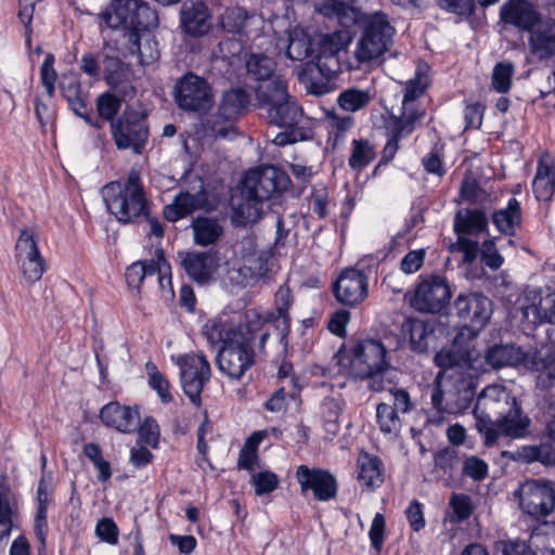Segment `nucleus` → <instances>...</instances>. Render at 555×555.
Segmentation results:
<instances>
[{
	"mask_svg": "<svg viewBox=\"0 0 555 555\" xmlns=\"http://www.w3.org/2000/svg\"><path fill=\"white\" fill-rule=\"evenodd\" d=\"M455 248L463 254V260L466 263L474 262L480 253L478 242L463 235L457 237Z\"/></svg>",
	"mask_w": 555,
	"mask_h": 555,
	"instance_id": "0e129e2a",
	"label": "nucleus"
},
{
	"mask_svg": "<svg viewBox=\"0 0 555 555\" xmlns=\"http://www.w3.org/2000/svg\"><path fill=\"white\" fill-rule=\"evenodd\" d=\"M248 102V94L242 89H233L225 92L219 106L218 116L227 125L219 127L216 121L211 128L214 134L218 138L231 139L235 134L232 121L246 108Z\"/></svg>",
	"mask_w": 555,
	"mask_h": 555,
	"instance_id": "4be33fe9",
	"label": "nucleus"
},
{
	"mask_svg": "<svg viewBox=\"0 0 555 555\" xmlns=\"http://www.w3.org/2000/svg\"><path fill=\"white\" fill-rule=\"evenodd\" d=\"M350 41L351 37L347 30L321 34L315 38L314 57L322 75L332 77L337 74L339 70L337 56L348 48Z\"/></svg>",
	"mask_w": 555,
	"mask_h": 555,
	"instance_id": "dca6fc26",
	"label": "nucleus"
},
{
	"mask_svg": "<svg viewBox=\"0 0 555 555\" xmlns=\"http://www.w3.org/2000/svg\"><path fill=\"white\" fill-rule=\"evenodd\" d=\"M181 26L191 36H203L210 29V12L202 2H185L180 12Z\"/></svg>",
	"mask_w": 555,
	"mask_h": 555,
	"instance_id": "c85d7f7f",
	"label": "nucleus"
},
{
	"mask_svg": "<svg viewBox=\"0 0 555 555\" xmlns=\"http://www.w3.org/2000/svg\"><path fill=\"white\" fill-rule=\"evenodd\" d=\"M461 196L464 201L476 204L483 201L485 192L480 189L476 180L465 178L461 185Z\"/></svg>",
	"mask_w": 555,
	"mask_h": 555,
	"instance_id": "69168bd1",
	"label": "nucleus"
},
{
	"mask_svg": "<svg viewBox=\"0 0 555 555\" xmlns=\"http://www.w3.org/2000/svg\"><path fill=\"white\" fill-rule=\"evenodd\" d=\"M513 75L514 65L511 62L498 63L492 72V88L500 93L507 92L512 87Z\"/></svg>",
	"mask_w": 555,
	"mask_h": 555,
	"instance_id": "8fccbe9b",
	"label": "nucleus"
},
{
	"mask_svg": "<svg viewBox=\"0 0 555 555\" xmlns=\"http://www.w3.org/2000/svg\"><path fill=\"white\" fill-rule=\"evenodd\" d=\"M259 100L267 109L271 124L282 128H293L302 118L301 107L287 93V83L283 78H275L259 90Z\"/></svg>",
	"mask_w": 555,
	"mask_h": 555,
	"instance_id": "6e6552de",
	"label": "nucleus"
},
{
	"mask_svg": "<svg viewBox=\"0 0 555 555\" xmlns=\"http://www.w3.org/2000/svg\"><path fill=\"white\" fill-rule=\"evenodd\" d=\"M179 257L186 274L199 284L208 283L219 266L216 254L211 251H182Z\"/></svg>",
	"mask_w": 555,
	"mask_h": 555,
	"instance_id": "a878e982",
	"label": "nucleus"
},
{
	"mask_svg": "<svg viewBox=\"0 0 555 555\" xmlns=\"http://www.w3.org/2000/svg\"><path fill=\"white\" fill-rule=\"evenodd\" d=\"M180 370L182 389L190 401L201 405V393L210 379L211 370L206 357L202 353H184L171 358Z\"/></svg>",
	"mask_w": 555,
	"mask_h": 555,
	"instance_id": "9d476101",
	"label": "nucleus"
},
{
	"mask_svg": "<svg viewBox=\"0 0 555 555\" xmlns=\"http://www.w3.org/2000/svg\"><path fill=\"white\" fill-rule=\"evenodd\" d=\"M207 193L204 190L195 194L189 192H181L175 196L173 202L164 208V217L170 221L176 222L195 210L206 208Z\"/></svg>",
	"mask_w": 555,
	"mask_h": 555,
	"instance_id": "7c9ffc66",
	"label": "nucleus"
},
{
	"mask_svg": "<svg viewBox=\"0 0 555 555\" xmlns=\"http://www.w3.org/2000/svg\"><path fill=\"white\" fill-rule=\"evenodd\" d=\"M288 183L287 176L274 166L249 169L242 179L241 189L261 202L283 191Z\"/></svg>",
	"mask_w": 555,
	"mask_h": 555,
	"instance_id": "4468645a",
	"label": "nucleus"
},
{
	"mask_svg": "<svg viewBox=\"0 0 555 555\" xmlns=\"http://www.w3.org/2000/svg\"><path fill=\"white\" fill-rule=\"evenodd\" d=\"M428 72L429 67L427 64H420L417 66L414 78L405 82L401 115H391L385 122L388 140L383 150V158L386 162L395 157L399 149V141L413 131L414 124L425 114L416 101L424 94L425 89L430 82Z\"/></svg>",
	"mask_w": 555,
	"mask_h": 555,
	"instance_id": "7ed1b4c3",
	"label": "nucleus"
},
{
	"mask_svg": "<svg viewBox=\"0 0 555 555\" xmlns=\"http://www.w3.org/2000/svg\"><path fill=\"white\" fill-rule=\"evenodd\" d=\"M492 222L500 233L513 236L521 223L520 203L515 197H511L506 207L492 214Z\"/></svg>",
	"mask_w": 555,
	"mask_h": 555,
	"instance_id": "f704fd0d",
	"label": "nucleus"
},
{
	"mask_svg": "<svg viewBox=\"0 0 555 555\" xmlns=\"http://www.w3.org/2000/svg\"><path fill=\"white\" fill-rule=\"evenodd\" d=\"M488 464L477 456L467 457L463 464L464 475L474 480L485 479L488 475Z\"/></svg>",
	"mask_w": 555,
	"mask_h": 555,
	"instance_id": "680f3d73",
	"label": "nucleus"
},
{
	"mask_svg": "<svg viewBox=\"0 0 555 555\" xmlns=\"http://www.w3.org/2000/svg\"><path fill=\"white\" fill-rule=\"evenodd\" d=\"M336 299L346 306L362 302L367 296L366 275L353 268L344 270L333 286Z\"/></svg>",
	"mask_w": 555,
	"mask_h": 555,
	"instance_id": "412c9836",
	"label": "nucleus"
},
{
	"mask_svg": "<svg viewBox=\"0 0 555 555\" xmlns=\"http://www.w3.org/2000/svg\"><path fill=\"white\" fill-rule=\"evenodd\" d=\"M194 241L197 245L207 246L215 244L222 235V227L217 220L210 218H197L192 222Z\"/></svg>",
	"mask_w": 555,
	"mask_h": 555,
	"instance_id": "37998d69",
	"label": "nucleus"
},
{
	"mask_svg": "<svg viewBox=\"0 0 555 555\" xmlns=\"http://www.w3.org/2000/svg\"><path fill=\"white\" fill-rule=\"evenodd\" d=\"M203 335L209 345H221L217 359L219 370L230 378L240 379L255 362L256 343L259 351H264L270 330L258 313L248 311L240 324L223 318L209 320L203 327Z\"/></svg>",
	"mask_w": 555,
	"mask_h": 555,
	"instance_id": "f257e3e1",
	"label": "nucleus"
},
{
	"mask_svg": "<svg viewBox=\"0 0 555 555\" xmlns=\"http://www.w3.org/2000/svg\"><path fill=\"white\" fill-rule=\"evenodd\" d=\"M54 55L49 53L46 55L44 61L40 68L41 83L47 93L52 96L55 90V81L57 78L56 70L54 69Z\"/></svg>",
	"mask_w": 555,
	"mask_h": 555,
	"instance_id": "13d9d810",
	"label": "nucleus"
},
{
	"mask_svg": "<svg viewBox=\"0 0 555 555\" xmlns=\"http://www.w3.org/2000/svg\"><path fill=\"white\" fill-rule=\"evenodd\" d=\"M532 191L538 201L545 202L550 201L555 193V162L547 153L539 158Z\"/></svg>",
	"mask_w": 555,
	"mask_h": 555,
	"instance_id": "2f4dec72",
	"label": "nucleus"
},
{
	"mask_svg": "<svg viewBox=\"0 0 555 555\" xmlns=\"http://www.w3.org/2000/svg\"><path fill=\"white\" fill-rule=\"evenodd\" d=\"M395 34L396 29L385 13L375 12L367 15L353 51L358 65L377 63L391 47Z\"/></svg>",
	"mask_w": 555,
	"mask_h": 555,
	"instance_id": "423d86ee",
	"label": "nucleus"
},
{
	"mask_svg": "<svg viewBox=\"0 0 555 555\" xmlns=\"http://www.w3.org/2000/svg\"><path fill=\"white\" fill-rule=\"evenodd\" d=\"M426 251L423 248L410 250L400 261V270L405 274L417 272L424 264Z\"/></svg>",
	"mask_w": 555,
	"mask_h": 555,
	"instance_id": "bf43d9fd",
	"label": "nucleus"
},
{
	"mask_svg": "<svg viewBox=\"0 0 555 555\" xmlns=\"http://www.w3.org/2000/svg\"><path fill=\"white\" fill-rule=\"evenodd\" d=\"M454 231L460 235L478 234L487 230L488 220L486 215L477 209H465L459 211L454 217Z\"/></svg>",
	"mask_w": 555,
	"mask_h": 555,
	"instance_id": "e433bc0d",
	"label": "nucleus"
},
{
	"mask_svg": "<svg viewBox=\"0 0 555 555\" xmlns=\"http://www.w3.org/2000/svg\"><path fill=\"white\" fill-rule=\"evenodd\" d=\"M283 48H286L287 56L294 61H304L313 51L309 34L300 26L292 27L287 31Z\"/></svg>",
	"mask_w": 555,
	"mask_h": 555,
	"instance_id": "c9c22d12",
	"label": "nucleus"
},
{
	"mask_svg": "<svg viewBox=\"0 0 555 555\" xmlns=\"http://www.w3.org/2000/svg\"><path fill=\"white\" fill-rule=\"evenodd\" d=\"M440 369L431 391V404L439 413H460L468 409L475 397V379L482 374L483 360L464 358L460 350L441 349L435 356Z\"/></svg>",
	"mask_w": 555,
	"mask_h": 555,
	"instance_id": "f03ea898",
	"label": "nucleus"
},
{
	"mask_svg": "<svg viewBox=\"0 0 555 555\" xmlns=\"http://www.w3.org/2000/svg\"><path fill=\"white\" fill-rule=\"evenodd\" d=\"M341 408L337 400L327 398L322 403V416L324 428L331 435H336L339 430V416Z\"/></svg>",
	"mask_w": 555,
	"mask_h": 555,
	"instance_id": "3c124183",
	"label": "nucleus"
},
{
	"mask_svg": "<svg viewBox=\"0 0 555 555\" xmlns=\"http://www.w3.org/2000/svg\"><path fill=\"white\" fill-rule=\"evenodd\" d=\"M112 134L119 150H132L140 154L149 138V128L143 115L127 112L116 122H112Z\"/></svg>",
	"mask_w": 555,
	"mask_h": 555,
	"instance_id": "2eb2a0df",
	"label": "nucleus"
},
{
	"mask_svg": "<svg viewBox=\"0 0 555 555\" xmlns=\"http://www.w3.org/2000/svg\"><path fill=\"white\" fill-rule=\"evenodd\" d=\"M452 298L447 279L441 274L421 275L411 298V306L421 312L443 313Z\"/></svg>",
	"mask_w": 555,
	"mask_h": 555,
	"instance_id": "1a4fd4ad",
	"label": "nucleus"
},
{
	"mask_svg": "<svg viewBox=\"0 0 555 555\" xmlns=\"http://www.w3.org/2000/svg\"><path fill=\"white\" fill-rule=\"evenodd\" d=\"M260 22V18L255 15H247V12L242 8H229L221 15L220 24L221 27L234 34L250 35L247 29L249 25H256Z\"/></svg>",
	"mask_w": 555,
	"mask_h": 555,
	"instance_id": "58836bf2",
	"label": "nucleus"
},
{
	"mask_svg": "<svg viewBox=\"0 0 555 555\" xmlns=\"http://www.w3.org/2000/svg\"><path fill=\"white\" fill-rule=\"evenodd\" d=\"M529 423V418L521 414L515 401L514 404L507 405L504 414L496 415L495 421L492 420V423L480 426L479 431L483 434L486 443L492 444L501 434L513 438L524 437Z\"/></svg>",
	"mask_w": 555,
	"mask_h": 555,
	"instance_id": "f3484780",
	"label": "nucleus"
},
{
	"mask_svg": "<svg viewBox=\"0 0 555 555\" xmlns=\"http://www.w3.org/2000/svg\"><path fill=\"white\" fill-rule=\"evenodd\" d=\"M296 479L302 494L312 491L314 499L330 501L337 494V481L327 470L300 465L296 470Z\"/></svg>",
	"mask_w": 555,
	"mask_h": 555,
	"instance_id": "a211bd4d",
	"label": "nucleus"
},
{
	"mask_svg": "<svg viewBox=\"0 0 555 555\" xmlns=\"http://www.w3.org/2000/svg\"><path fill=\"white\" fill-rule=\"evenodd\" d=\"M527 457L544 465H555V449L550 444H541L529 449Z\"/></svg>",
	"mask_w": 555,
	"mask_h": 555,
	"instance_id": "774afa93",
	"label": "nucleus"
},
{
	"mask_svg": "<svg viewBox=\"0 0 555 555\" xmlns=\"http://www.w3.org/2000/svg\"><path fill=\"white\" fill-rule=\"evenodd\" d=\"M464 358L468 356L479 357L483 360V372H486V364H489L493 369L501 367H516L518 365L526 364L530 356L521 347L516 346L514 344H505V345H494L489 348L486 357H481L475 352H461Z\"/></svg>",
	"mask_w": 555,
	"mask_h": 555,
	"instance_id": "5701e85b",
	"label": "nucleus"
},
{
	"mask_svg": "<svg viewBox=\"0 0 555 555\" xmlns=\"http://www.w3.org/2000/svg\"><path fill=\"white\" fill-rule=\"evenodd\" d=\"M102 197L107 210L120 222L128 223L147 216L140 175L132 169L125 183L113 181L102 189Z\"/></svg>",
	"mask_w": 555,
	"mask_h": 555,
	"instance_id": "39448f33",
	"label": "nucleus"
},
{
	"mask_svg": "<svg viewBox=\"0 0 555 555\" xmlns=\"http://www.w3.org/2000/svg\"><path fill=\"white\" fill-rule=\"evenodd\" d=\"M39 237L35 231H21L15 244V260L27 283L39 281L47 270V262L39 248Z\"/></svg>",
	"mask_w": 555,
	"mask_h": 555,
	"instance_id": "9b49d317",
	"label": "nucleus"
},
{
	"mask_svg": "<svg viewBox=\"0 0 555 555\" xmlns=\"http://www.w3.org/2000/svg\"><path fill=\"white\" fill-rule=\"evenodd\" d=\"M145 367L149 376V385L157 392L163 403H169L172 400V395L168 379L158 371L153 362H147Z\"/></svg>",
	"mask_w": 555,
	"mask_h": 555,
	"instance_id": "09e8293b",
	"label": "nucleus"
},
{
	"mask_svg": "<svg viewBox=\"0 0 555 555\" xmlns=\"http://www.w3.org/2000/svg\"><path fill=\"white\" fill-rule=\"evenodd\" d=\"M247 70L255 79L261 81L258 87L257 93L259 94L260 88L275 78H282L274 74V61L263 54H251L246 63Z\"/></svg>",
	"mask_w": 555,
	"mask_h": 555,
	"instance_id": "79ce46f5",
	"label": "nucleus"
},
{
	"mask_svg": "<svg viewBox=\"0 0 555 555\" xmlns=\"http://www.w3.org/2000/svg\"><path fill=\"white\" fill-rule=\"evenodd\" d=\"M528 33L530 57L541 62L555 56V21H540Z\"/></svg>",
	"mask_w": 555,
	"mask_h": 555,
	"instance_id": "b1692460",
	"label": "nucleus"
},
{
	"mask_svg": "<svg viewBox=\"0 0 555 555\" xmlns=\"http://www.w3.org/2000/svg\"><path fill=\"white\" fill-rule=\"evenodd\" d=\"M128 41V50L131 54H137L139 63L143 66L153 64L159 57L157 41L149 34L140 35L129 31L124 36Z\"/></svg>",
	"mask_w": 555,
	"mask_h": 555,
	"instance_id": "72a5a7b5",
	"label": "nucleus"
},
{
	"mask_svg": "<svg viewBox=\"0 0 555 555\" xmlns=\"http://www.w3.org/2000/svg\"><path fill=\"white\" fill-rule=\"evenodd\" d=\"M328 143L335 147L341 140L345 133L350 130L354 125V119L351 116H340L336 113H328L326 115Z\"/></svg>",
	"mask_w": 555,
	"mask_h": 555,
	"instance_id": "49530a36",
	"label": "nucleus"
},
{
	"mask_svg": "<svg viewBox=\"0 0 555 555\" xmlns=\"http://www.w3.org/2000/svg\"><path fill=\"white\" fill-rule=\"evenodd\" d=\"M495 240L483 241L479 253L481 262L493 271L499 270L504 263V258L498 250Z\"/></svg>",
	"mask_w": 555,
	"mask_h": 555,
	"instance_id": "864d4df0",
	"label": "nucleus"
},
{
	"mask_svg": "<svg viewBox=\"0 0 555 555\" xmlns=\"http://www.w3.org/2000/svg\"><path fill=\"white\" fill-rule=\"evenodd\" d=\"M156 274L155 262L137 261L130 264L126 270V281L129 287L139 289L142 282Z\"/></svg>",
	"mask_w": 555,
	"mask_h": 555,
	"instance_id": "de8ad7c7",
	"label": "nucleus"
},
{
	"mask_svg": "<svg viewBox=\"0 0 555 555\" xmlns=\"http://www.w3.org/2000/svg\"><path fill=\"white\" fill-rule=\"evenodd\" d=\"M315 10L324 16L336 17L343 27L352 26L359 17L357 9L338 0L315 2Z\"/></svg>",
	"mask_w": 555,
	"mask_h": 555,
	"instance_id": "4c0bfd02",
	"label": "nucleus"
},
{
	"mask_svg": "<svg viewBox=\"0 0 555 555\" xmlns=\"http://www.w3.org/2000/svg\"><path fill=\"white\" fill-rule=\"evenodd\" d=\"M100 418L106 427L130 434L138 428L140 413L137 406L122 405L114 401L108 402L101 409Z\"/></svg>",
	"mask_w": 555,
	"mask_h": 555,
	"instance_id": "bb28decb",
	"label": "nucleus"
},
{
	"mask_svg": "<svg viewBox=\"0 0 555 555\" xmlns=\"http://www.w3.org/2000/svg\"><path fill=\"white\" fill-rule=\"evenodd\" d=\"M385 529H386V521L385 517L377 513L375 514L371 528L369 531V538L371 541L372 547L376 552H380L383 544H384V538H385Z\"/></svg>",
	"mask_w": 555,
	"mask_h": 555,
	"instance_id": "052dcab7",
	"label": "nucleus"
},
{
	"mask_svg": "<svg viewBox=\"0 0 555 555\" xmlns=\"http://www.w3.org/2000/svg\"><path fill=\"white\" fill-rule=\"evenodd\" d=\"M454 305L459 318L474 331L483 328L490 319L491 302L481 294H461Z\"/></svg>",
	"mask_w": 555,
	"mask_h": 555,
	"instance_id": "aec40b11",
	"label": "nucleus"
},
{
	"mask_svg": "<svg viewBox=\"0 0 555 555\" xmlns=\"http://www.w3.org/2000/svg\"><path fill=\"white\" fill-rule=\"evenodd\" d=\"M500 20L521 31H529L540 22L538 12L528 0H508L503 3Z\"/></svg>",
	"mask_w": 555,
	"mask_h": 555,
	"instance_id": "393cba45",
	"label": "nucleus"
},
{
	"mask_svg": "<svg viewBox=\"0 0 555 555\" xmlns=\"http://www.w3.org/2000/svg\"><path fill=\"white\" fill-rule=\"evenodd\" d=\"M262 206L263 202L241 189L240 194L232 198V223L242 227L256 223L262 216Z\"/></svg>",
	"mask_w": 555,
	"mask_h": 555,
	"instance_id": "c756f323",
	"label": "nucleus"
},
{
	"mask_svg": "<svg viewBox=\"0 0 555 555\" xmlns=\"http://www.w3.org/2000/svg\"><path fill=\"white\" fill-rule=\"evenodd\" d=\"M240 254L241 264L240 274L245 279H259L267 272V256L262 251H258L253 237L246 236L236 247Z\"/></svg>",
	"mask_w": 555,
	"mask_h": 555,
	"instance_id": "cd10ccee",
	"label": "nucleus"
},
{
	"mask_svg": "<svg viewBox=\"0 0 555 555\" xmlns=\"http://www.w3.org/2000/svg\"><path fill=\"white\" fill-rule=\"evenodd\" d=\"M253 483L258 495L267 494L276 489L278 476L271 472H260L253 476Z\"/></svg>",
	"mask_w": 555,
	"mask_h": 555,
	"instance_id": "e2e57ef3",
	"label": "nucleus"
},
{
	"mask_svg": "<svg viewBox=\"0 0 555 555\" xmlns=\"http://www.w3.org/2000/svg\"><path fill=\"white\" fill-rule=\"evenodd\" d=\"M85 455L93 463L99 472L98 478L105 481L111 478V464L104 460L101 448L96 443H87L83 447Z\"/></svg>",
	"mask_w": 555,
	"mask_h": 555,
	"instance_id": "603ef678",
	"label": "nucleus"
},
{
	"mask_svg": "<svg viewBox=\"0 0 555 555\" xmlns=\"http://www.w3.org/2000/svg\"><path fill=\"white\" fill-rule=\"evenodd\" d=\"M373 99L372 90L351 87L339 93L337 104L345 112L356 113L365 108Z\"/></svg>",
	"mask_w": 555,
	"mask_h": 555,
	"instance_id": "a19ab883",
	"label": "nucleus"
},
{
	"mask_svg": "<svg viewBox=\"0 0 555 555\" xmlns=\"http://www.w3.org/2000/svg\"><path fill=\"white\" fill-rule=\"evenodd\" d=\"M449 505L452 511L450 515L452 522H461L467 519L473 512L470 498L465 494H453Z\"/></svg>",
	"mask_w": 555,
	"mask_h": 555,
	"instance_id": "5fc2aeb1",
	"label": "nucleus"
},
{
	"mask_svg": "<svg viewBox=\"0 0 555 555\" xmlns=\"http://www.w3.org/2000/svg\"><path fill=\"white\" fill-rule=\"evenodd\" d=\"M175 99L180 108L189 112H207L214 104L209 83L193 73L178 80Z\"/></svg>",
	"mask_w": 555,
	"mask_h": 555,
	"instance_id": "ddd939ff",
	"label": "nucleus"
},
{
	"mask_svg": "<svg viewBox=\"0 0 555 555\" xmlns=\"http://www.w3.org/2000/svg\"><path fill=\"white\" fill-rule=\"evenodd\" d=\"M437 323L434 320L412 318L404 322L402 328L409 335L414 351L425 352L435 339Z\"/></svg>",
	"mask_w": 555,
	"mask_h": 555,
	"instance_id": "473e14b6",
	"label": "nucleus"
},
{
	"mask_svg": "<svg viewBox=\"0 0 555 555\" xmlns=\"http://www.w3.org/2000/svg\"><path fill=\"white\" fill-rule=\"evenodd\" d=\"M520 509L533 518L550 515L555 508V491L550 482L526 480L515 491Z\"/></svg>",
	"mask_w": 555,
	"mask_h": 555,
	"instance_id": "f8f14e48",
	"label": "nucleus"
},
{
	"mask_svg": "<svg viewBox=\"0 0 555 555\" xmlns=\"http://www.w3.org/2000/svg\"><path fill=\"white\" fill-rule=\"evenodd\" d=\"M515 398L502 385H490L478 396L474 413L479 420L478 428L492 423V416L505 413L508 404H514Z\"/></svg>",
	"mask_w": 555,
	"mask_h": 555,
	"instance_id": "6ab92c4d",
	"label": "nucleus"
},
{
	"mask_svg": "<svg viewBox=\"0 0 555 555\" xmlns=\"http://www.w3.org/2000/svg\"><path fill=\"white\" fill-rule=\"evenodd\" d=\"M387 366L384 345L373 339L357 344L350 352L339 350L332 362V369L337 374L353 379L373 378Z\"/></svg>",
	"mask_w": 555,
	"mask_h": 555,
	"instance_id": "20e7f679",
	"label": "nucleus"
},
{
	"mask_svg": "<svg viewBox=\"0 0 555 555\" xmlns=\"http://www.w3.org/2000/svg\"><path fill=\"white\" fill-rule=\"evenodd\" d=\"M100 18L106 27H122L124 36L129 31L140 34L158 25L156 11L142 0H113Z\"/></svg>",
	"mask_w": 555,
	"mask_h": 555,
	"instance_id": "0eeeda50",
	"label": "nucleus"
},
{
	"mask_svg": "<svg viewBox=\"0 0 555 555\" xmlns=\"http://www.w3.org/2000/svg\"><path fill=\"white\" fill-rule=\"evenodd\" d=\"M352 149L348 159V165L354 170H362L367 167L375 158L374 145L365 139H354L351 142Z\"/></svg>",
	"mask_w": 555,
	"mask_h": 555,
	"instance_id": "a18cd8bd",
	"label": "nucleus"
},
{
	"mask_svg": "<svg viewBox=\"0 0 555 555\" xmlns=\"http://www.w3.org/2000/svg\"><path fill=\"white\" fill-rule=\"evenodd\" d=\"M139 441L149 447L156 448L159 439V427L152 417H146L142 425H138Z\"/></svg>",
	"mask_w": 555,
	"mask_h": 555,
	"instance_id": "4d7b16f0",
	"label": "nucleus"
},
{
	"mask_svg": "<svg viewBox=\"0 0 555 555\" xmlns=\"http://www.w3.org/2000/svg\"><path fill=\"white\" fill-rule=\"evenodd\" d=\"M376 422L385 435L397 437L402 427L400 414L389 403H379L376 406Z\"/></svg>",
	"mask_w": 555,
	"mask_h": 555,
	"instance_id": "c03bdc74",
	"label": "nucleus"
},
{
	"mask_svg": "<svg viewBox=\"0 0 555 555\" xmlns=\"http://www.w3.org/2000/svg\"><path fill=\"white\" fill-rule=\"evenodd\" d=\"M359 480L366 488L379 487L383 482L382 461L366 452L360 453L358 457Z\"/></svg>",
	"mask_w": 555,
	"mask_h": 555,
	"instance_id": "ea45409f",
	"label": "nucleus"
},
{
	"mask_svg": "<svg viewBox=\"0 0 555 555\" xmlns=\"http://www.w3.org/2000/svg\"><path fill=\"white\" fill-rule=\"evenodd\" d=\"M539 539V534H533L529 540V544L519 541L507 542L504 544L503 555H534L531 546H537Z\"/></svg>",
	"mask_w": 555,
	"mask_h": 555,
	"instance_id": "338daca9",
	"label": "nucleus"
},
{
	"mask_svg": "<svg viewBox=\"0 0 555 555\" xmlns=\"http://www.w3.org/2000/svg\"><path fill=\"white\" fill-rule=\"evenodd\" d=\"M121 106V101L111 93H104L98 98L96 107L101 117L114 122V117Z\"/></svg>",
	"mask_w": 555,
	"mask_h": 555,
	"instance_id": "6e6d98bb",
	"label": "nucleus"
}]
</instances>
